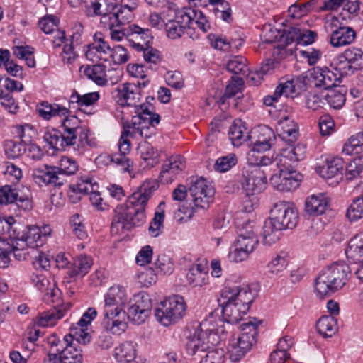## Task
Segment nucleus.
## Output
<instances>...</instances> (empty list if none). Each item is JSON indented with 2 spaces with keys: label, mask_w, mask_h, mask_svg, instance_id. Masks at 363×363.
I'll use <instances>...</instances> for the list:
<instances>
[{
  "label": "nucleus",
  "mask_w": 363,
  "mask_h": 363,
  "mask_svg": "<svg viewBox=\"0 0 363 363\" xmlns=\"http://www.w3.org/2000/svg\"><path fill=\"white\" fill-rule=\"evenodd\" d=\"M157 186L155 182H145L125 203L116 207L111 225L113 235L123 234L145 222V207Z\"/></svg>",
  "instance_id": "1"
},
{
  "label": "nucleus",
  "mask_w": 363,
  "mask_h": 363,
  "mask_svg": "<svg viewBox=\"0 0 363 363\" xmlns=\"http://www.w3.org/2000/svg\"><path fill=\"white\" fill-rule=\"evenodd\" d=\"M253 296L247 285H229L218 299L223 318L228 323H237L250 310Z\"/></svg>",
  "instance_id": "2"
},
{
  "label": "nucleus",
  "mask_w": 363,
  "mask_h": 363,
  "mask_svg": "<svg viewBox=\"0 0 363 363\" xmlns=\"http://www.w3.org/2000/svg\"><path fill=\"white\" fill-rule=\"evenodd\" d=\"M351 273L348 264L334 262L323 269L315 279L317 296L323 298L341 289L348 281Z\"/></svg>",
  "instance_id": "3"
},
{
  "label": "nucleus",
  "mask_w": 363,
  "mask_h": 363,
  "mask_svg": "<svg viewBox=\"0 0 363 363\" xmlns=\"http://www.w3.org/2000/svg\"><path fill=\"white\" fill-rule=\"evenodd\" d=\"M78 169V164L74 159L62 157L58 166L45 165L44 169H33L32 177L40 186H61L67 182L66 177L76 174Z\"/></svg>",
  "instance_id": "4"
},
{
  "label": "nucleus",
  "mask_w": 363,
  "mask_h": 363,
  "mask_svg": "<svg viewBox=\"0 0 363 363\" xmlns=\"http://www.w3.org/2000/svg\"><path fill=\"white\" fill-rule=\"evenodd\" d=\"M260 324L261 321L253 318L240 325L241 334L231 340L228 347L229 358L232 362L240 361L256 344Z\"/></svg>",
  "instance_id": "5"
},
{
  "label": "nucleus",
  "mask_w": 363,
  "mask_h": 363,
  "mask_svg": "<svg viewBox=\"0 0 363 363\" xmlns=\"http://www.w3.org/2000/svg\"><path fill=\"white\" fill-rule=\"evenodd\" d=\"M208 332L196 330L193 335L188 337L186 343V350L189 355H197L204 357L200 363H223L225 361V352L223 349L216 348L210 350L211 346L208 340Z\"/></svg>",
  "instance_id": "6"
},
{
  "label": "nucleus",
  "mask_w": 363,
  "mask_h": 363,
  "mask_svg": "<svg viewBox=\"0 0 363 363\" xmlns=\"http://www.w3.org/2000/svg\"><path fill=\"white\" fill-rule=\"evenodd\" d=\"M61 121L64 133L72 138V142L76 147H73L74 151L79 155H83L87 147L95 146V143L89 140V130L80 125L81 121L75 116H65Z\"/></svg>",
  "instance_id": "7"
},
{
  "label": "nucleus",
  "mask_w": 363,
  "mask_h": 363,
  "mask_svg": "<svg viewBox=\"0 0 363 363\" xmlns=\"http://www.w3.org/2000/svg\"><path fill=\"white\" fill-rule=\"evenodd\" d=\"M186 311V303L183 297L173 296L160 303L155 309V315L158 322L164 326L174 324L181 320Z\"/></svg>",
  "instance_id": "8"
},
{
  "label": "nucleus",
  "mask_w": 363,
  "mask_h": 363,
  "mask_svg": "<svg viewBox=\"0 0 363 363\" xmlns=\"http://www.w3.org/2000/svg\"><path fill=\"white\" fill-rule=\"evenodd\" d=\"M104 315L102 325L105 329L110 330L112 333L118 335L125 330L126 311L122 306L115 303L108 294L104 297Z\"/></svg>",
  "instance_id": "9"
},
{
  "label": "nucleus",
  "mask_w": 363,
  "mask_h": 363,
  "mask_svg": "<svg viewBox=\"0 0 363 363\" xmlns=\"http://www.w3.org/2000/svg\"><path fill=\"white\" fill-rule=\"evenodd\" d=\"M240 182L247 196L259 194L267 185L266 170L257 164H248L243 168Z\"/></svg>",
  "instance_id": "10"
},
{
  "label": "nucleus",
  "mask_w": 363,
  "mask_h": 363,
  "mask_svg": "<svg viewBox=\"0 0 363 363\" xmlns=\"http://www.w3.org/2000/svg\"><path fill=\"white\" fill-rule=\"evenodd\" d=\"M152 308V300L149 295L140 292L134 295L133 298L130 300L126 315L132 322L140 325L144 323L149 316Z\"/></svg>",
  "instance_id": "11"
},
{
  "label": "nucleus",
  "mask_w": 363,
  "mask_h": 363,
  "mask_svg": "<svg viewBox=\"0 0 363 363\" xmlns=\"http://www.w3.org/2000/svg\"><path fill=\"white\" fill-rule=\"evenodd\" d=\"M270 218L283 230L292 229L297 224L298 214L291 203L282 201L274 204Z\"/></svg>",
  "instance_id": "12"
},
{
  "label": "nucleus",
  "mask_w": 363,
  "mask_h": 363,
  "mask_svg": "<svg viewBox=\"0 0 363 363\" xmlns=\"http://www.w3.org/2000/svg\"><path fill=\"white\" fill-rule=\"evenodd\" d=\"M189 191L194 205L193 209L194 208L201 209L208 208L215 194L214 188L203 178L192 182Z\"/></svg>",
  "instance_id": "13"
},
{
  "label": "nucleus",
  "mask_w": 363,
  "mask_h": 363,
  "mask_svg": "<svg viewBox=\"0 0 363 363\" xmlns=\"http://www.w3.org/2000/svg\"><path fill=\"white\" fill-rule=\"evenodd\" d=\"M23 89V86L19 82L9 78L5 79L0 78V103L10 113L16 114L19 110L18 104L13 97V92L21 91Z\"/></svg>",
  "instance_id": "14"
},
{
  "label": "nucleus",
  "mask_w": 363,
  "mask_h": 363,
  "mask_svg": "<svg viewBox=\"0 0 363 363\" xmlns=\"http://www.w3.org/2000/svg\"><path fill=\"white\" fill-rule=\"evenodd\" d=\"M293 169H288L283 167L271 175L269 182L273 187L280 191L295 190L299 186V180L293 176Z\"/></svg>",
  "instance_id": "15"
},
{
  "label": "nucleus",
  "mask_w": 363,
  "mask_h": 363,
  "mask_svg": "<svg viewBox=\"0 0 363 363\" xmlns=\"http://www.w3.org/2000/svg\"><path fill=\"white\" fill-rule=\"evenodd\" d=\"M26 230V238L24 242L14 243L13 242L10 243L8 242H2L0 244V251L1 252H8L11 250H13L14 248L18 249L21 248H26L31 247L35 248L38 247L40 245H42L40 242L41 234L40 229L37 226H26L24 228Z\"/></svg>",
  "instance_id": "16"
},
{
  "label": "nucleus",
  "mask_w": 363,
  "mask_h": 363,
  "mask_svg": "<svg viewBox=\"0 0 363 363\" xmlns=\"http://www.w3.org/2000/svg\"><path fill=\"white\" fill-rule=\"evenodd\" d=\"M140 96L139 86L135 83L127 82L117 87L114 98L121 106H133L136 108Z\"/></svg>",
  "instance_id": "17"
},
{
  "label": "nucleus",
  "mask_w": 363,
  "mask_h": 363,
  "mask_svg": "<svg viewBox=\"0 0 363 363\" xmlns=\"http://www.w3.org/2000/svg\"><path fill=\"white\" fill-rule=\"evenodd\" d=\"M128 35L127 40L130 46L141 51L152 41V36L150 29L143 28L136 24L128 26Z\"/></svg>",
  "instance_id": "18"
},
{
  "label": "nucleus",
  "mask_w": 363,
  "mask_h": 363,
  "mask_svg": "<svg viewBox=\"0 0 363 363\" xmlns=\"http://www.w3.org/2000/svg\"><path fill=\"white\" fill-rule=\"evenodd\" d=\"M79 342L65 347V350L57 355V353H48L43 363H82V349L78 347Z\"/></svg>",
  "instance_id": "19"
},
{
  "label": "nucleus",
  "mask_w": 363,
  "mask_h": 363,
  "mask_svg": "<svg viewBox=\"0 0 363 363\" xmlns=\"http://www.w3.org/2000/svg\"><path fill=\"white\" fill-rule=\"evenodd\" d=\"M135 113L137 115L133 116L131 123H129L130 128L155 126L160 123V116L150 111L147 106L145 104H143L135 108Z\"/></svg>",
  "instance_id": "20"
},
{
  "label": "nucleus",
  "mask_w": 363,
  "mask_h": 363,
  "mask_svg": "<svg viewBox=\"0 0 363 363\" xmlns=\"http://www.w3.org/2000/svg\"><path fill=\"white\" fill-rule=\"evenodd\" d=\"M311 79L314 82L315 87L329 89L336 86L337 80V74L330 71L328 67H316L310 72Z\"/></svg>",
  "instance_id": "21"
},
{
  "label": "nucleus",
  "mask_w": 363,
  "mask_h": 363,
  "mask_svg": "<svg viewBox=\"0 0 363 363\" xmlns=\"http://www.w3.org/2000/svg\"><path fill=\"white\" fill-rule=\"evenodd\" d=\"M257 246L255 240L245 241L243 238H238L233 249L228 253L230 261L240 262L245 260Z\"/></svg>",
  "instance_id": "22"
},
{
  "label": "nucleus",
  "mask_w": 363,
  "mask_h": 363,
  "mask_svg": "<svg viewBox=\"0 0 363 363\" xmlns=\"http://www.w3.org/2000/svg\"><path fill=\"white\" fill-rule=\"evenodd\" d=\"M43 139L52 148L58 151L76 147L72 142V138H69L65 133L62 134L60 131L56 129L46 131Z\"/></svg>",
  "instance_id": "23"
},
{
  "label": "nucleus",
  "mask_w": 363,
  "mask_h": 363,
  "mask_svg": "<svg viewBox=\"0 0 363 363\" xmlns=\"http://www.w3.org/2000/svg\"><path fill=\"white\" fill-rule=\"evenodd\" d=\"M184 167V158L181 155L172 156L163 164L160 177L166 182H171Z\"/></svg>",
  "instance_id": "24"
},
{
  "label": "nucleus",
  "mask_w": 363,
  "mask_h": 363,
  "mask_svg": "<svg viewBox=\"0 0 363 363\" xmlns=\"http://www.w3.org/2000/svg\"><path fill=\"white\" fill-rule=\"evenodd\" d=\"M301 28L297 26L291 27L289 30H279L277 29L270 30V32L275 34L273 38L266 39L267 43L278 41L281 43L279 46L284 48L294 41L298 43L301 36Z\"/></svg>",
  "instance_id": "25"
},
{
  "label": "nucleus",
  "mask_w": 363,
  "mask_h": 363,
  "mask_svg": "<svg viewBox=\"0 0 363 363\" xmlns=\"http://www.w3.org/2000/svg\"><path fill=\"white\" fill-rule=\"evenodd\" d=\"M208 268L206 264L199 263L192 265L186 277L190 285L193 287H201L208 284Z\"/></svg>",
  "instance_id": "26"
},
{
  "label": "nucleus",
  "mask_w": 363,
  "mask_h": 363,
  "mask_svg": "<svg viewBox=\"0 0 363 363\" xmlns=\"http://www.w3.org/2000/svg\"><path fill=\"white\" fill-rule=\"evenodd\" d=\"M306 152V146L303 144H297L296 146L286 148L281 153V162L284 168L294 169V164L303 158Z\"/></svg>",
  "instance_id": "27"
},
{
  "label": "nucleus",
  "mask_w": 363,
  "mask_h": 363,
  "mask_svg": "<svg viewBox=\"0 0 363 363\" xmlns=\"http://www.w3.org/2000/svg\"><path fill=\"white\" fill-rule=\"evenodd\" d=\"M356 38V32L351 27L340 26L332 30L330 43L333 47H340L352 43Z\"/></svg>",
  "instance_id": "28"
},
{
  "label": "nucleus",
  "mask_w": 363,
  "mask_h": 363,
  "mask_svg": "<svg viewBox=\"0 0 363 363\" xmlns=\"http://www.w3.org/2000/svg\"><path fill=\"white\" fill-rule=\"evenodd\" d=\"M329 206L328 199L323 194L312 195L305 202V211L311 216L324 213Z\"/></svg>",
  "instance_id": "29"
},
{
  "label": "nucleus",
  "mask_w": 363,
  "mask_h": 363,
  "mask_svg": "<svg viewBox=\"0 0 363 363\" xmlns=\"http://www.w3.org/2000/svg\"><path fill=\"white\" fill-rule=\"evenodd\" d=\"M279 138L289 146H293L298 139V126L292 120L285 118L279 122Z\"/></svg>",
  "instance_id": "30"
},
{
  "label": "nucleus",
  "mask_w": 363,
  "mask_h": 363,
  "mask_svg": "<svg viewBox=\"0 0 363 363\" xmlns=\"http://www.w3.org/2000/svg\"><path fill=\"white\" fill-rule=\"evenodd\" d=\"M137 355L136 344L133 342H125L116 347L114 350L116 359L121 363L135 362Z\"/></svg>",
  "instance_id": "31"
},
{
  "label": "nucleus",
  "mask_w": 363,
  "mask_h": 363,
  "mask_svg": "<svg viewBox=\"0 0 363 363\" xmlns=\"http://www.w3.org/2000/svg\"><path fill=\"white\" fill-rule=\"evenodd\" d=\"M345 254L347 259L354 262H363V231L350 240Z\"/></svg>",
  "instance_id": "32"
},
{
  "label": "nucleus",
  "mask_w": 363,
  "mask_h": 363,
  "mask_svg": "<svg viewBox=\"0 0 363 363\" xmlns=\"http://www.w3.org/2000/svg\"><path fill=\"white\" fill-rule=\"evenodd\" d=\"M39 116L45 120H50L55 116H65L69 113L68 108L57 104L42 101L37 108Z\"/></svg>",
  "instance_id": "33"
},
{
  "label": "nucleus",
  "mask_w": 363,
  "mask_h": 363,
  "mask_svg": "<svg viewBox=\"0 0 363 363\" xmlns=\"http://www.w3.org/2000/svg\"><path fill=\"white\" fill-rule=\"evenodd\" d=\"M79 72L99 85H104L107 82L106 79V66L104 65H82L79 68Z\"/></svg>",
  "instance_id": "34"
},
{
  "label": "nucleus",
  "mask_w": 363,
  "mask_h": 363,
  "mask_svg": "<svg viewBox=\"0 0 363 363\" xmlns=\"http://www.w3.org/2000/svg\"><path fill=\"white\" fill-rule=\"evenodd\" d=\"M87 11L91 16L106 14L117 9L116 0H86Z\"/></svg>",
  "instance_id": "35"
},
{
  "label": "nucleus",
  "mask_w": 363,
  "mask_h": 363,
  "mask_svg": "<svg viewBox=\"0 0 363 363\" xmlns=\"http://www.w3.org/2000/svg\"><path fill=\"white\" fill-rule=\"evenodd\" d=\"M282 230L271 218L267 220L262 232V242L266 245L274 244L279 240Z\"/></svg>",
  "instance_id": "36"
},
{
  "label": "nucleus",
  "mask_w": 363,
  "mask_h": 363,
  "mask_svg": "<svg viewBox=\"0 0 363 363\" xmlns=\"http://www.w3.org/2000/svg\"><path fill=\"white\" fill-rule=\"evenodd\" d=\"M257 164L266 170L267 176H271L272 174L277 173L279 169H283L284 167L281 162V155L275 159L269 158L265 155L257 156L255 162H250L249 165Z\"/></svg>",
  "instance_id": "37"
},
{
  "label": "nucleus",
  "mask_w": 363,
  "mask_h": 363,
  "mask_svg": "<svg viewBox=\"0 0 363 363\" xmlns=\"http://www.w3.org/2000/svg\"><path fill=\"white\" fill-rule=\"evenodd\" d=\"M93 264L91 257L85 255H81L74 259L72 264V269L69 272L70 277H84L86 275Z\"/></svg>",
  "instance_id": "38"
},
{
  "label": "nucleus",
  "mask_w": 363,
  "mask_h": 363,
  "mask_svg": "<svg viewBox=\"0 0 363 363\" xmlns=\"http://www.w3.org/2000/svg\"><path fill=\"white\" fill-rule=\"evenodd\" d=\"M48 344L50 346L48 353H57L59 355L65 350V347L74 344V337L69 334L65 335L64 338L60 340L57 335L52 334L48 337Z\"/></svg>",
  "instance_id": "39"
},
{
  "label": "nucleus",
  "mask_w": 363,
  "mask_h": 363,
  "mask_svg": "<svg viewBox=\"0 0 363 363\" xmlns=\"http://www.w3.org/2000/svg\"><path fill=\"white\" fill-rule=\"evenodd\" d=\"M318 332L324 337H331L337 331V320L333 316H322L317 322Z\"/></svg>",
  "instance_id": "40"
},
{
  "label": "nucleus",
  "mask_w": 363,
  "mask_h": 363,
  "mask_svg": "<svg viewBox=\"0 0 363 363\" xmlns=\"http://www.w3.org/2000/svg\"><path fill=\"white\" fill-rule=\"evenodd\" d=\"M343 160L340 157H333L328 160L326 164L321 167L320 174L323 177L333 178L343 169Z\"/></svg>",
  "instance_id": "41"
},
{
  "label": "nucleus",
  "mask_w": 363,
  "mask_h": 363,
  "mask_svg": "<svg viewBox=\"0 0 363 363\" xmlns=\"http://www.w3.org/2000/svg\"><path fill=\"white\" fill-rule=\"evenodd\" d=\"M20 189L16 184L0 186V204H13Z\"/></svg>",
  "instance_id": "42"
},
{
  "label": "nucleus",
  "mask_w": 363,
  "mask_h": 363,
  "mask_svg": "<svg viewBox=\"0 0 363 363\" xmlns=\"http://www.w3.org/2000/svg\"><path fill=\"white\" fill-rule=\"evenodd\" d=\"M246 128L241 121L234 122L229 128L228 135L234 146H240L247 137Z\"/></svg>",
  "instance_id": "43"
},
{
  "label": "nucleus",
  "mask_w": 363,
  "mask_h": 363,
  "mask_svg": "<svg viewBox=\"0 0 363 363\" xmlns=\"http://www.w3.org/2000/svg\"><path fill=\"white\" fill-rule=\"evenodd\" d=\"M64 316V311L60 308H54L53 310L43 313L37 319L36 324L45 327L54 325L56 321Z\"/></svg>",
  "instance_id": "44"
},
{
  "label": "nucleus",
  "mask_w": 363,
  "mask_h": 363,
  "mask_svg": "<svg viewBox=\"0 0 363 363\" xmlns=\"http://www.w3.org/2000/svg\"><path fill=\"white\" fill-rule=\"evenodd\" d=\"M324 99L331 107L339 109L345 104L346 100L345 91L342 88L330 89L327 94L324 96Z\"/></svg>",
  "instance_id": "45"
},
{
  "label": "nucleus",
  "mask_w": 363,
  "mask_h": 363,
  "mask_svg": "<svg viewBox=\"0 0 363 363\" xmlns=\"http://www.w3.org/2000/svg\"><path fill=\"white\" fill-rule=\"evenodd\" d=\"M342 53L355 71L363 67V51L360 48L352 47L345 50Z\"/></svg>",
  "instance_id": "46"
},
{
  "label": "nucleus",
  "mask_w": 363,
  "mask_h": 363,
  "mask_svg": "<svg viewBox=\"0 0 363 363\" xmlns=\"http://www.w3.org/2000/svg\"><path fill=\"white\" fill-rule=\"evenodd\" d=\"M138 6L137 0H131L130 4H123L121 5L117 4V9L115 10V13L118 16L119 25L128 22L132 18V12Z\"/></svg>",
  "instance_id": "47"
},
{
  "label": "nucleus",
  "mask_w": 363,
  "mask_h": 363,
  "mask_svg": "<svg viewBox=\"0 0 363 363\" xmlns=\"http://www.w3.org/2000/svg\"><path fill=\"white\" fill-rule=\"evenodd\" d=\"M13 204L15 206L18 207L20 211H29L33 208L31 194L28 188L21 186V189L19 190L18 197Z\"/></svg>",
  "instance_id": "48"
},
{
  "label": "nucleus",
  "mask_w": 363,
  "mask_h": 363,
  "mask_svg": "<svg viewBox=\"0 0 363 363\" xmlns=\"http://www.w3.org/2000/svg\"><path fill=\"white\" fill-rule=\"evenodd\" d=\"M97 315V312L94 308H89L87 311L82 315L77 324L79 326L82 328L81 337L84 342L86 344L87 342H89V335L88 333L85 332L84 328H86L88 325H89L91 321L96 318ZM87 330V328H86Z\"/></svg>",
  "instance_id": "49"
},
{
  "label": "nucleus",
  "mask_w": 363,
  "mask_h": 363,
  "mask_svg": "<svg viewBox=\"0 0 363 363\" xmlns=\"http://www.w3.org/2000/svg\"><path fill=\"white\" fill-rule=\"evenodd\" d=\"M26 146L23 143L7 140L4 144L5 154L9 158H17L26 152Z\"/></svg>",
  "instance_id": "50"
},
{
  "label": "nucleus",
  "mask_w": 363,
  "mask_h": 363,
  "mask_svg": "<svg viewBox=\"0 0 363 363\" xmlns=\"http://www.w3.org/2000/svg\"><path fill=\"white\" fill-rule=\"evenodd\" d=\"M363 146V132H359L352 135L343 147V152L351 155L353 152L359 153Z\"/></svg>",
  "instance_id": "51"
},
{
  "label": "nucleus",
  "mask_w": 363,
  "mask_h": 363,
  "mask_svg": "<svg viewBox=\"0 0 363 363\" xmlns=\"http://www.w3.org/2000/svg\"><path fill=\"white\" fill-rule=\"evenodd\" d=\"M246 61L242 56H235L228 62L226 68L234 74H245L249 71Z\"/></svg>",
  "instance_id": "52"
},
{
  "label": "nucleus",
  "mask_w": 363,
  "mask_h": 363,
  "mask_svg": "<svg viewBox=\"0 0 363 363\" xmlns=\"http://www.w3.org/2000/svg\"><path fill=\"white\" fill-rule=\"evenodd\" d=\"M238 238H243L245 241L255 240L256 244L258 245L259 240L255 232V223L253 221L247 220L238 227Z\"/></svg>",
  "instance_id": "53"
},
{
  "label": "nucleus",
  "mask_w": 363,
  "mask_h": 363,
  "mask_svg": "<svg viewBox=\"0 0 363 363\" xmlns=\"http://www.w3.org/2000/svg\"><path fill=\"white\" fill-rule=\"evenodd\" d=\"M138 151L140 155L141 158L145 160H152L151 165L153 166L157 163V158L159 154L155 151L153 147L147 141L140 143L138 147Z\"/></svg>",
  "instance_id": "54"
},
{
  "label": "nucleus",
  "mask_w": 363,
  "mask_h": 363,
  "mask_svg": "<svg viewBox=\"0 0 363 363\" xmlns=\"http://www.w3.org/2000/svg\"><path fill=\"white\" fill-rule=\"evenodd\" d=\"M363 170V156L354 158L346 167L345 177L347 180H352L358 176Z\"/></svg>",
  "instance_id": "55"
},
{
  "label": "nucleus",
  "mask_w": 363,
  "mask_h": 363,
  "mask_svg": "<svg viewBox=\"0 0 363 363\" xmlns=\"http://www.w3.org/2000/svg\"><path fill=\"white\" fill-rule=\"evenodd\" d=\"M97 185L93 184L89 177H82L76 184L71 185L69 189L71 193L77 194L82 193L84 194H90L94 190V187Z\"/></svg>",
  "instance_id": "56"
},
{
  "label": "nucleus",
  "mask_w": 363,
  "mask_h": 363,
  "mask_svg": "<svg viewBox=\"0 0 363 363\" xmlns=\"http://www.w3.org/2000/svg\"><path fill=\"white\" fill-rule=\"evenodd\" d=\"M346 216L350 221H357L363 218V201L358 197L348 207Z\"/></svg>",
  "instance_id": "57"
},
{
  "label": "nucleus",
  "mask_w": 363,
  "mask_h": 363,
  "mask_svg": "<svg viewBox=\"0 0 363 363\" xmlns=\"http://www.w3.org/2000/svg\"><path fill=\"white\" fill-rule=\"evenodd\" d=\"M287 261L284 256L277 255L267 265L268 273L279 276L286 268Z\"/></svg>",
  "instance_id": "58"
},
{
  "label": "nucleus",
  "mask_w": 363,
  "mask_h": 363,
  "mask_svg": "<svg viewBox=\"0 0 363 363\" xmlns=\"http://www.w3.org/2000/svg\"><path fill=\"white\" fill-rule=\"evenodd\" d=\"M70 98L71 102L77 103L79 106H88L94 104L96 101H97L99 99V95L97 92H91L84 95H80L75 92L74 94H72Z\"/></svg>",
  "instance_id": "59"
},
{
  "label": "nucleus",
  "mask_w": 363,
  "mask_h": 363,
  "mask_svg": "<svg viewBox=\"0 0 363 363\" xmlns=\"http://www.w3.org/2000/svg\"><path fill=\"white\" fill-rule=\"evenodd\" d=\"M165 30L168 38L175 40L180 38L186 29L175 20L169 19L165 23Z\"/></svg>",
  "instance_id": "60"
},
{
  "label": "nucleus",
  "mask_w": 363,
  "mask_h": 363,
  "mask_svg": "<svg viewBox=\"0 0 363 363\" xmlns=\"http://www.w3.org/2000/svg\"><path fill=\"white\" fill-rule=\"evenodd\" d=\"M138 282L145 287L155 284L157 281V275L152 267H145L138 273Z\"/></svg>",
  "instance_id": "61"
},
{
  "label": "nucleus",
  "mask_w": 363,
  "mask_h": 363,
  "mask_svg": "<svg viewBox=\"0 0 363 363\" xmlns=\"http://www.w3.org/2000/svg\"><path fill=\"white\" fill-rule=\"evenodd\" d=\"M237 163V158L234 154L219 157L214 165V168L219 172H225L231 169Z\"/></svg>",
  "instance_id": "62"
},
{
  "label": "nucleus",
  "mask_w": 363,
  "mask_h": 363,
  "mask_svg": "<svg viewBox=\"0 0 363 363\" xmlns=\"http://www.w3.org/2000/svg\"><path fill=\"white\" fill-rule=\"evenodd\" d=\"M194 9L185 8L175 12L174 20L182 25L185 29L189 27L192 22V16H195Z\"/></svg>",
  "instance_id": "63"
},
{
  "label": "nucleus",
  "mask_w": 363,
  "mask_h": 363,
  "mask_svg": "<svg viewBox=\"0 0 363 363\" xmlns=\"http://www.w3.org/2000/svg\"><path fill=\"white\" fill-rule=\"evenodd\" d=\"M255 133L257 135L256 137L259 138V139H261L262 141L274 145H275L277 136L274 130L269 126L266 125H259L255 130Z\"/></svg>",
  "instance_id": "64"
}]
</instances>
